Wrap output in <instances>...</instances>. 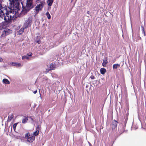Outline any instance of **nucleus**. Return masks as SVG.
<instances>
[{"label": "nucleus", "mask_w": 146, "mask_h": 146, "mask_svg": "<svg viewBox=\"0 0 146 146\" xmlns=\"http://www.w3.org/2000/svg\"><path fill=\"white\" fill-rule=\"evenodd\" d=\"M26 2H33V0H27Z\"/></svg>", "instance_id": "nucleus-29"}, {"label": "nucleus", "mask_w": 146, "mask_h": 146, "mask_svg": "<svg viewBox=\"0 0 146 146\" xmlns=\"http://www.w3.org/2000/svg\"><path fill=\"white\" fill-rule=\"evenodd\" d=\"M21 66V64L19 63H17V66Z\"/></svg>", "instance_id": "nucleus-28"}, {"label": "nucleus", "mask_w": 146, "mask_h": 146, "mask_svg": "<svg viewBox=\"0 0 146 146\" xmlns=\"http://www.w3.org/2000/svg\"><path fill=\"white\" fill-rule=\"evenodd\" d=\"M32 55V54L31 52H29V53H28L27 54V56L28 57V56H31Z\"/></svg>", "instance_id": "nucleus-26"}, {"label": "nucleus", "mask_w": 146, "mask_h": 146, "mask_svg": "<svg viewBox=\"0 0 146 146\" xmlns=\"http://www.w3.org/2000/svg\"><path fill=\"white\" fill-rule=\"evenodd\" d=\"M34 7L33 4V2H26V9L27 10L29 11Z\"/></svg>", "instance_id": "nucleus-7"}, {"label": "nucleus", "mask_w": 146, "mask_h": 146, "mask_svg": "<svg viewBox=\"0 0 146 146\" xmlns=\"http://www.w3.org/2000/svg\"><path fill=\"white\" fill-rule=\"evenodd\" d=\"M40 127L39 125H38L37 127V128L38 129V130L40 128Z\"/></svg>", "instance_id": "nucleus-34"}, {"label": "nucleus", "mask_w": 146, "mask_h": 146, "mask_svg": "<svg viewBox=\"0 0 146 146\" xmlns=\"http://www.w3.org/2000/svg\"><path fill=\"white\" fill-rule=\"evenodd\" d=\"M12 31L8 29H5L2 33V35H1L0 37H5L6 36L9 35L12 33Z\"/></svg>", "instance_id": "nucleus-5"}, {"label": "nucleus", "mask_w": 146, "mask_h": 146, "mask_svg": "<svg viewBox=\"0 0 146 146\" xmlns=\"http://www.w3.org/2000/svg\"><path fill=\"white\" fill-rule=\"evenodd\" d=\"M5 23H0V30H2L5 28L4 25H5Z\"/></svg>", "instance_id": "nucleus-16"}, {"label": "nucleus", "mask_w": 146, "mask_h": 146, "mask_svg": "<svg viewBox=\"0 0 146 146\" xmlns=\"http://www.w3.org/2000/svg\"><path fill=\"white\" fill-rule=\"evenodd\" d=\"M37 92V90H35V91H34L33 92V93H34V94H36V93Z\"/></svg>", "instance_id": "nucleus-33"}, {"label": "nucleus", "mask_w": 146, "mask_h": 146, "mask_svg": "<svg viewBox=\"0 0 146 146\" xmlns=\"http://www.w3.org/2000/svg\"><path fill=\"white\" fill-rule=\"evenodd\" d=\"M44 2V4H45V1L44 0H36V3H41V2Z\"/></svg>", "instance_id": "nucleus-17"}, {"label": "nucleus", "mask_w": 146, "mask_h": 146, "mask_svg": "<svg viewBox=\"0 0 146 146\" xmlns=\"http://www.w3.org/2000/svg\"><path fill=\"white\" fill-rule=\"evenodd\" d=\"M53 2V0H48L47 3L49 6H51Z\"/></svg>", "instance_id": "nucleus-13"}, {"label": "nucleus", "mask_w": 146, "mask_h": 146, "mask_svg": "<svg viewBox=\"0 0 146 146\" xmlns=\"http://www.w3.org/2000/svg\"><path fill=\"white\" fill-rule=\"evenodd\" d=\"M73 0H71V2H72L73 1Z\"/></svg>", "instance_id": "nucleus-37"}, {"label": "nucleus", "mask_w": 146, "mask_h": 146, "mask_svg": "<svg viewBox=\"0 0 146 146\" xmlns=\"http://www.w3.org/2000/svg\"><path fill=\"white\" fill-rule=\"evenodd\" d=\"M3 61V59L1 58L0 57V62H2Z\"/></svg>", "instance_id": "nucleus-30"}, {"label": "nucleus", "mask_w": 146, "mask_h": 146, "mask_svg": "<svg viewBox=\"0 0 146 146\" xmlns=\"http://www.w3.org/2000/svg\"><path fill=\"white\" fill-rule=\"evenodd\" d=\"M56 67L55 65V64H53L52 63L50 65V69L48 70V71L54 70Z\"/></svg>", "instance_id": "nucleus-9"}, {"label": "nucleus", "mask_w": 146, "mask_h": 146, "mask_svg": "<svg viewBox=\"0 0 146 146\" xmlns=\"http://www.w3.org/2000/svg\"><path fill=\"white\" fill-rule=\"evenodd\" d=\"M39 133V130L37 129L36 131H35V132L33 133V134L35 136L37 135Z\"/></svg>", "instance_id": "nucleus-18"}, {"label": "nucleus", "mask_w": 146, "mask_h": 146, "mask_svg": "<svg viewBox=\"0 0 146 146\" xmlns=\"http://www.w3.org/2000/svg\"><path fill=\"white\" fill-rule=\"evenodd\" d=\"M139 39H141V37H139Z\"/></svg>", "instance_id": "nucleus-38"}, {"label": "nucleus", "mask_w": 146, "mask_h": 146, "mask_svg": "<svg viewBox=\"0 0 146 146\" xmlns=\"http://www.w3.org/2000/svg\"><path fill=\"white\" fill-rule=\"evenodd\" d=\"M35 137L34 136H32L31 137H29L27 138V141L29 142H32L35 139Z\"/></svg>", "instance_id": "nucleus-8"}, {"label": "nucleus", "mask_w": 146, "mask_h": 146, "mask_svg": "<svg viewBox=\"0 0 146 146\" xmlns=\"http://www.w3.org/2000/svg\"><path fill=\"white\" fill-rule=\"evenodd\" d=\"M13 117V114H11L9 115L8 117V119L7 121L8 122L10 121Z\"/></svg>", "instance_id": "nucleus-11"}, {"label": "nucleus", "mask_w": 146, "mask_h": 146, "mask_svg": "<svg viewBox=\"0 0 146 146\" xmlns=\"http://www.w3.org/2000/svg\"><path fill=\"white\" fill-rule=\"evenodd\" d=\"M141 27L142 32L143 33V34L144 36H145L146 35V34L145 33L144 29V27L143 25H141Z\"/></svg>", "instance_id": "nucleus-19"}, {"label": "nucleus", "mask_w": 146, "mask_h": 146, "mask_svg": "<svg viewBox=\"0 0 146 146\" xmlns=\"http://www.w3.org/2000/svg\"><path fill=\"white\" fill-rule=\"evenodd\" d=\"M108 63L107 62V60L106 61H105L104 62V61L103 62L102 64V66H103L105 67L106 66V64H107Z\"/></svg>", "instance_id": "nucleus-21"}, {"label": "nucleus", "mask_w": 146, "mask_h": 146, "mask_svg": "<svg viewBox=\"0 0 146 146\" xmlns=\"http://www.w3.org/2000/svg\"><path fill=\"white\" fill-rule=\"evenodd\" d=\"M3 82L6 84H10L9 81L7 79H4L3 80Z\"/></svg>", "instance_id": "nucleus-12"}, {"label": "nucleus", "mask_w": 146, "mask_h": 146, "mask_svg": "<svg viewBox=\"0 0 146 146\" xmlns=\"http://www.w3.org/2000/svg\"><path fill=\"white\" fill-rule=\"evenodd\" d=\"M87 13H88V14H89V11H87Z\"/></svg>", "instance_id": "nucleus-35"}, {"label": "nucleus", "mask_w": 146, "mask_h": 146, "mask_svg": "<svg viewBox=\"0 0 146 146\" xmlns=\"http://www.w3.org/2000/svg\"><path fill=\"white\" fill-rule=\"evenodd\" d=\"M12 12H7L5 13V15L3 11L2 10L0 11V17L2 19H4L6 23H9L11 22L12 20H13L16 17L15 16V14Z\"/></svg>", "instance_id": "nucleus-1"}, {"label": "nucleus", "mask_w": 146, "mask_h": 146, "mask_svg": "<svg viewBox=\"0 0 146 146\" xmlns=\"http://www.w3.org/2000/svg\"><path fill=\"white\" fill-rule=\"evenodd\" d=\"M39 41H37V42L38 43H39Z\"/></svg>", "instance_id": "nucleus-36"}, {"label": "nucleus", "mask_w": 146, "mask_h": 146, "mask_svg": "<svg viewBox=\"0 0 146 146\" xmlns=\"http://www.w3.org/2000/svg\"><path fill=\"white\" fill-rule=\"evenodd\" d=\"M44 5V2L42 1L41 2V3H39L37 4L36 7L34 9V11L36 14H38L39 11H41L43 8Z\"/></svg>", "instance_id": "nucleus-3"}, {"label": "nucleus", "mask_w": 146, "mask_h": 146, "mask_svg": "<svg viewBox=\"0 0 146 146\" xmlns=\"http://www.w3.org/2000/svg\"><path fill=\"white\" fill-rule=\"evenodd\" d=\"M10 1V7L11 8H15L17 9L19 7V3L18 2V0H9Z\"/></svg>", "instance_id": "nucleus-2"}, {"label": "nucleus", "mask_w": 146, "mask_h": 146, "mask_svg": "<svg viewBox=\"0 0 146 146\" xmlns=\"http://www.w3.org/2000/svg\"><path fill=\"white\" fill-rule=\"evenodd\" d=\"M30 136V135L29 133H27V134H26L25 135V138L27 139V138L29 137Z\"/></svg>", "instance_id": "nucleus-22"}, {"label": "nucleus", "mask_w": 146, "mask_h": 146, "mask_svg": "<svg viewBox=\"0 0 146 146\" xmlns=\"http://www.w3.org/2000/svg\"><path fill=\"white\" fill-rule=\"evenodd\" d=\"M46 15L48 19H50L51 18V16L48 12H47L46 13Z\"/></svg>", "instance_id": "nucleus-20"}, {"label": "nucleus", "mask_w": 146, "mask_h": 146, "mask_svg": "<svg viewBox=\"0 0 146 146\" xmlns=\"http://www.w3.org/2000/svg\"><path fill=\"white\" fill-rule=\"evenodd\" d=\"M28 120V117L24 116L23 119H22V123H25L27 122Z\"/></svg>", "instance_id": "nucleus-10"}, {"label": "nucleus", "mask_w": 146, "mask_h": 146, "mask_svg": "<svg viewBox=\"0 0 146 146\" xmlns=\"http://www.w3.org/2000/svg\"><path fill=\"white\" fill-rule=\"evenodd\" d=\"M91 78L92 79H93L94 78V77L93 76H92L91 77Z\"/></svg>", "instance_id": "nucleus-32"}, {"label": "nucleus", "mask_w": 146, "mask_h": 146, "mask_svg": "<svg viewBox=\"0 0 146 146\" xmlns=\"http://www.w3.org/2000/svg\"><path fill=\"white\" fill-rule=\"evenodd\" d=\"M118 122L115 120L112 122V124L111 125V129L112 133H115L117 130V125Z\"/></svg>", "instance_id": "nucleus-4"}, {"label": "nucleus", "mask_w": 146, "mask_h": 146, "mask_svg": "<svg viewBox=\"0 0 146 146\" xmlns=\"http://www.w3.org/2000/svg\"><path fill=\"white\" fill-rule=\"evenodd\" d=\"M17 124V123H15L13 125V129L14 130H15Z\"/></svg>", "instance_id": "nucleus-24"}, {"label": "nucleus", "mask_w": 146, "mask_h": 146, "mask_svg": "<svg viewBox=\"0 0 146 146\" xmlns=\"http://www.w3.org/2000/svg\"><path fill=\"white\" fill-rule=\"evenodd\" d=\"M24 28H21L19 31V32L20 34H22L24 32Z\"/></svg>", "instance_id": "nucleus-23"}, {"label": "nucleus", "mask_w": 146, "mask_h": 146, "mask_svg": "<svg viewBox=\"0 0 146 146\" xmlns=\"http://www.w3.org/2000/svg\"><path fill=\"white\" fill-rule=\"evenodd\" d=\"M2 7L1 4L0 3V11H1V9H2Z\"/></svg>", "instance_id": "nucleus-31"}, {"label": "nucleus", "mask_w": 146, "mask_h": 146, "mask_svg": "<svg viewBox=\"0 0 146 146\" xmlns=\"http://www.w3.org/2000/svg\"><path fill=\"white\" fill-rule=\"evenodd\" d=\"M32 21V17H29L28 19L25 21L24 24V27L25 29L30 26L31 25Z\"/></svg>", "instance_id": "nucleus-6"}, {"label": "nucleus", "mask_w": 146, "mask_h": 146, "mask_svg": "<svg viewBox=\"0 0 146 146\" xmlns=\"http://www.w3.org/2000/svg\"><path fill=\"white\" fill-rule=\"evenodd\" d=\"M100 71L101 73L102 74H105L106 71V70L104 68H101Z\"/></svg>", "instance_id": "nucleus-14"}, {"label": "nucleus", "mask_w": 146, "mask_h": 146, "mask_svg": "<svg viewBox=\"0 0 146 146\" xmlns=\"http://www.w3.org/2000/svg\"><path fill=\"white\" fill-rule=\"evenodd\" d=\"M120 66V64H115L113 65V69H116L117 68V67Z\"/></svg>", "instance_id": "nucleus-15"}, {"label": "nucleus", "mask_w": 146, "mask_h": 146, "mask_svg": "<svg viewBox=\"0 0 146 146\" xmlns=\"http://www.w3.org/2000/svg\"><path fill=\"white\" fill-rule=\"evenodd\" d=\"M12 64L13 66H17V63H13Z\"/></svg>", "instance_id": "nucleus-27"}, {"label": "nucleus", "mask_w": 146, "mask_h": 146, "mask_svg": "<svg viewBox=\"0 0 146 146\" xmlns=\"http://www.w3.org/2000/svg\"><path fill=\"white\" fill-rule=\"evenodd\" d=\"M29 58V57H28L27 56H23L22 57V59H28Z\"/></svg>", "instance_id": "nucleus-25"}]
</instances>
